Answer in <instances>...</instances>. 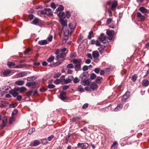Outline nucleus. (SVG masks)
Instances as JSON below:
<instances>
[{
    "label": "nucleus",
    "mask_w": 149,
    "mask_h": 149,
    "mask_svg": "<svg viewBox=\"0 0 149 149\" xmlns=\"http://www.w3.org/2000/svg\"><path fill=\"white\" fill-rule=\"evenodd\" d=\"M37 85V84L35 81H33L31 82H27L26 84V85L28 87L33 86V88H36Z\"/></svg>",
    "instance_id": "f8f14e48"
},
{
    "label": "nucleus",
    "mask_w": 149,
    "mask_h": 149,
    "mask_svg": "<svg viewBox=\"0 0 149 149\" xmlns=\"http://www.w3.org/2000/svg\"><path fill=\"white\" fill-rule=\"evenodd\" d=\"M65 55V54L64 53L61 52L59 54H58V55H59L62 58V59L60 60L59 61L57 62L56 63V64L57 65H60L64 60L65 59L64 58V55Z\"/></svg>",
    "instance_id": "423d86ee"
},
{
    "label": "nucleus",
    "mask_w": 149,
    "mask_h": 149,
    "mask_svg": "<svg viewBox=\"0 0 149 149\" xmlns=\"http://www.w3.org/2000/svg\"><path fill=\"white\" fill-rule=\"evenodd\" d=\"M24 82L22 80L17 81L15 82L16 84L19 85H22L24 84Z\"/></svg>",
    "instance_id": "2f4dec72"
},
{
    "label": "nucleus",
    "mask_w": 149,
    "mask_h": 149,
    "mask_svg": "<svg viewBox=\"0 0 149 149\" xmlns=\"http://www.w3.org/2000/svg\"><path fill=\"white\" fill-rule=\"evenodd\" d=\"M7 65L8 67L10 68H14L15 66V63L13 62H8Z\"/></svg>",
    "instance_id": "b1692460"
},
{
    "label": "nucleus",
    "mask_w": 149,
    "mask_h": 149,
    "mask_svg": "<svg viewBox=\"0 0 149 149\" xmlns=\"http://www.w3.org/2000/svg\"><path fill=\"white\" fill-rule=\"evenodd\" d=\"M39 22V19L36 18L34 19L32 22V23L34 25H37Z\"/></svg>",
    "instance_id": "72a5a7b5"
},
{
    "label": "nucleus",
    "mask_w": 149,
    "mask_h": 149,
    "mask_svg": "<svg viewBox=\"0 0 149 149\" xmlns=\"http://www.w3.org/2000/svg\"><path fill=\"white\" fill-rule=\"evenodd\" d=\"M16 98L18 101H20L22 99V97L21 95H17L16 96Z\"/></svg>",
    "instance_id": "680f3d73"
},
{
    "label": "nucleus",
    "mask_w": 149,
    "mask_h": 149,
    "mask_svg": "<svg viewBox=\"0 0 149 149\" xmlns=\"http://www.w3.org/2000/svg\"><path fill=\"white\" fill-rule=\"evenodd\" d=\"M93 35V32L91 31L89 33V35L88 36V38L89 39H91L92 38L91 36Z\"/></svg>",
    "instance_id": "a18cd8bd"
},
{
    "label": "nucleus",
    "mask_w": 149,
    "mask_h": 149,
    "mask_svg": "<svg viewBox=\"0 0 149 149\" xmlns=\"http://www.w3.org/2000/svg\"><path fill=\"white\" fill-rule=\"evenodd\" d=\"M90 82L88 79L82 81L81 83L84 86L88 85L90 84Z\"/></svg>",
    "instance_id": "393cba45"
},
{
    "label": "nucleus",
    "mask_w": 149,
    "mask_h": 149,
    "mask_svg": "<svg viewBox=\"0 0 149 149\" xmlns=\"http://www.w3.org/2000/svg\"><path fill=\"white\" fill-rule=\"evenodd\" d=\"M114 32L113 30H107L106 32L108 36V39L112 40L113 38V33Z\"/></svg>",
    "instance_id": "6e6552de"
},
{
    "label": "nucleus",
    "mask_w": 149,
    "mask_h": 149,
    "mask_svg": "<svg viewBox=\"0 0 149 149\" xmlns=\"http://www.w3.org/2000/svg\"><path fill=\"white\" fill-rule=\"evenodd\" d=\"M48 142L47 140V139L45 138L42 139V143L43 144L45 145L48 143Z\"/></svg>",
    "instance_id": "c03bdc74"
},
{
    "label": "nucleus",
    "mask_w": 149,
    "mask_h": 149,
    "mask_svg": "<svg viewBox=\"0 0 149 149\" xmlns=\"http://www.w3.org/2000/svg\"><path fill=\"white\" fill-rule=\"evenodd\" d=\"M88 77V73L87 72H84L82 73L80 76L79 78L82 81L86 79Z\"/></svg>",
    "instance_id": "7ed1b4c3"
},
{
    "label": "nucleus",
    "mask_w": 149,
    "mask_h": 149,
    "mask_svg": "<svg viewBox=\"0 0 149 149\" xmlns=\"http://www.w3.org/2000/svg\"><path fill=\"white\" fill-rule=\"evenodd\" d=\"M31 49H26L24 52V54L25 55H26L28 54L30 51Z\"/></svg>",
    "instance_id": "49530a36"
},
{
    "label": "nucleus",
    "mask_w": 149,
    "mask_h": 149,
    "mask_svg": "<svg viewBox=\"0 0 149 149\" xmlns=\"http://www.w3.org/2000/svg\"><path fill=\"white\" fill-rule=\"evenodd\" d=\"M78 146L82 148L86 149L87 148L88 146L89 145L88 143H78L77 145Z\"/></svg>",
    "instance_id": "0eeeda50"
},
{
    "label": "nucleus",
    "mask_w": 149,
    "mask_h": 149,
    "mask_svg": "<svg viewBox=\"0 0 149 149\" xmlns=\"http://www.w3.org/2000/svg\"><path fill=\"white\" fill-rule=\"evenodd\" d=\"M37 78V77L36 76H33L31 77H27L26 79L29 81H31L35 80Z\"/></svg>",
    "instance_id": "a211bd4d"
},
{
    "label": "nucleus",
    "mask_w": 149,
    "mask_h": 149,
    "mask_svg": "<svg viewBox=\"0 0 149 149\" xmlns=\"http://www.w3.org/2000/svg\"><path fill=\"white\" fill-rule=\"evenodd\" d=\"M40 144V141L38 140H36L34 141L33 144V146H38Z\"/></svg>",
    "instance_id": "f704fd0d"
},
{
    "label": "nucleus",
    "mask_w": 149,
    "mask_h": 149,
    "mask_svg": "<svg viewBox=\"0 0 149 149\" xmlns=\"http://www.w3.org/2000/svg\"><path fill=\"white\" fill-rule=\"evenodd\" d=\"M35 131V128H32L29 130L28 133L29 134H32Z\"/></svg>",
    "instance_id": "6e6d98bb"
},
{
    "label": "nucleus",
    "mask_w": 149,
    "mask_h": 149,
    "mask_svg": "<svg viewBox=\"0 0 149 149\" xmlns=\"http://www.w3.org/2000/svg\"><path fill=\"white\" fill-rule=\"evenodd\" d=\"M137 16L139 18V21H143L145 19V17L143 16H142L140 12H138L137 13Z\"/></svg>",
    "instance_id": "4468645a"
},
{
    "label": "nucleus",
    "mask_w": 149,
    "mask_h": 149,
    "mask_svg": "<svg viewBox=\"0 0 149 149\" xmlns=\"http://www.w3.org/2000/svg\"><path fill=\"white\" fill-rule=\"evenodd\" d=\"M91 45L95 44L96 46H99L100 45V43L97 40H95L94 39L91 40Z\"/></svg>",
    "instance_id": "dca6fc26"
},
{
    "label": "nucleus",
    "mask_w": 149,
    "mask_h": 149,
    "mask_svg": "<svg viewBox=\"0 0 149 149\" xmlns=\"http://www.w3.org/2000/svg\"><path fill=\"white\" fill-rule=\"evenodd\" d=\"M74 67V66L72 63H70L68 64L66 66L67 68L68 69H70L73 68Z\"/></svg>",
    "instance_id": "e433bc0d"
},
{
    "label": "nucleus",
    "mask_w": 149,
    "mask_h": 149,
    "mask_svg": "<svg viewBox=\"0 0 149 149\" xmlns=\"http://www.w3.org/2000/svg\"><path fill=\"white\" fill-rule=\"evenodd\" d=\"M106 39V37L104 35L103 33H102L99 37V39L100 41H103Z\"/></svg>",
    "instance_id": "a878e982"
},
{
    "label": "nucleus",
    "mask_w": 149,
    "mask_h": 149,
    "mask_svg": "<svg viewBox=\"0 0 149 149\" xmlns=\"http://www.w3.org/2000/svg\"><path fill=\"white\" fill-rule=\"evenodd\" d=\"M64 82L65 84H68L70 83L71 81V79H70L69 78H66V79H64Z\"/></svg>",
    "instance_id": "58836bf2"
},
{
    "label": "nucleus",
    "mask_w": 149,
    "mask_h": 149,
    "mask_svg": "<svg viewBox=\"0 0 149 149\" xmlns=\"http://www.w3.org/2000/svg\"><path fill=\"white\" fill-rule=\"evenodd\" d=\"M11 71L10 70H6L3 72V75L4 77H6L8 76L10 73Z\"/></svg>",
    "instance_id": "c85d7f7f"
},
{
    "label": "nucleus",
    "mask_w": 149,
    "mask_h": 149,
    "mask_svg": "<svg viewBox=\"0 0 149 149\" xmlns=\"http://www.w3.org/2000/svg\"><path fill=\"white\" fill-rule=\"evenodd\" d=\"M60 22L63 28L67 26V21L66 20H64L63 19H59Z\"/></svg>",
    "instance_id": "9d476101"
},
{
    "label": "nucleus",
    "mask_w": 149,
    "mask_h": 149,
    "mask_svg": "<svg viewBox=\"0 0 149 149\" xmlns=\"http://www.w3.org/2000/svg\"><path fill=\"white\" fill-rule=\"evenodd\" d=\"M29 72L24 71L20 72L17 75V77L18 78L26 76L28 73L30 74Z\"/></svg>",
    "instance_id": "1a4fd4ad"
},
{
    "label": "nucleus",
    "mask_w": 149,
    "mask_h": 149,
    "mask_svg": "<svg viewBox=\"0 0 149 149\" xmlns=\"http://www.w3.org/2000/svg\"><path fill=\"white\" fill-rule=\"evenodd\" d=\"M54 137L53 135H51L50 136H49L47 139V141H51L54 138Z\"/></svg>",
    "instance_id": "09e8293b"
},
{
    "label": "nucleus",
    "mask_w": 149,
    "mask_h": 149,
    "mask_svg": "<svg viewBox=\"0 0 149 149\" xmlns=\"http://www.w3.org/2000/svg\"><path fill=\"white\" fill-rule=\"evenodd\" d=\"M33 90L29 91L27 93V95L29 97H31L33 95Z\"/></svg>",
    "instance_id": "4c0bfd02"
},
{
    "label": "nucleus",
    "mask_w": 149,
    "mask_h": 149,
    "mask_svg": "<svg viewBox=\"0 0 149 149\" xmlns=\"http://www.w3.org/2000/svg\"><path fill=\"white\" fill-rule=\"evenodd\" d=\"M66 16L67 18H68L70 17V13L69 11H67L66 13Z\"/></svg>",
    "instance_id": "338daca9"
},
{
    "label": "nucleus",
    "mask_w": 149,
    "mask_h": 149,
    "mask_svg": "<svg viewBox=\"0 0 149 149\" xmlns=\"http://www.w3.org/2000/svg\"><path fill=\"white\" fill-rule=\"evenodd\" d=\"M54 59V57L53 56H50L47 60V61L49 62H51L53 61Z\"/></svg>",
    "instance_id": "473e14b6"
},
{
    "label": "nucleus",
    "mask_w": 149,
    "mask_h": 149,
    "mask_svg": "<svg viewBox=\"0 0 149 149\" xmlns=\"http://www.w3.org/2000/svg\"><path fill=\"white\" fill-rule=\"evenodd\" d=\"M130 92L129 91H127L123 96L121 101L124 102L126 101L130 97Z\"/></svg>",
    "instance_id": "20e7f679"
},
{
    "label": "nucleus",
    "mask_w": 149,
    "mask_h": 149,
    "mask_svg": "<svg viewBox=\"0 0 149 149\" xmlns=\"http://www.w3.org/2000/svg\"><path fill=\"white\" fill-rule=\"evenodd\" d=\"M123 107V105L122 104H119L114 109V110L116 111H120L122 109Z\"/></svg>",
    "instance_id": "6ab92c4d"
},
{
    "label": "nucleus",
    "mask_w": 149,
    "mask_h": 149,
    "mask_svg": "<svg viewBox=\"0 0 149 149\" xmlns=\"http://www.w3.org/2000/svg\"><path fill=\"white\" fill-rule=\"evenodd\" d=\"M143 85L145 86H147L149 84V81L147 79H144L142 82Z\"/></svg>",
    "instance_id": "cd10ccee"
},
{
    "label": "nucleus",
    "mask_w": 149,
    "mask_h": 149,
    "mask_svg": "<svg viewBox=\"0 0 149 149\" xmlns=\"http://www.w3.org/2000/svg\"><path fill=\"white\" fill-rule=\"evenodd\" d=\"M118 145V143L116 141H115L113 143L112 146H111V148H115V146H117Z\"/></svg>",
    "instance_id": "e2e57ef3"
},
{
    "label": "nucleus",
    "mask_w": 149,
    "mask_h": 149,
    "mask_svg": "<svg viewBox=\"0 0 149 149\" xmlns=\"http://www.w3.org/2000/svg\"><path fill=\"white\" fill-rule=\"evenodd\" d=\"M64 9V7L62 5H60L56 9V12L58 11H61Z\"/></svg>",
    "instance_id": "7c9ffc66"
},
{
    "label": "nucleus",
    "mask_w": 149,
    "mask_h": 149,
    "mask_svg": "<svg viewBox=\"0 0 149 149\" xmlns=\"http://www.w3.org/2000/svg\"><path fill=\"white\" fill-rule=\"evenodd\" d=\"M65 55V54L64 53L61 52L59 54H58V55H59L62 58V59L60 60L59 61L57 62L56 63V64L57 65H60L64 60L65 59L64 58V55Z\"/></svg>",
    "instance_id": "39448f33"
},
{
    "label": "nucleus",
    "mask_w": 149,
    "mask_h": 149,
    "mask_svg": "<svg viewBox=\"0 0 149 149\" xmlns=\"http://www.w3.org/2000/svg\"><path fill=\"white\" fill-rule=\"evenodd\" d=\"M9 92L11 94L15 97H16L17 95L18 94V93L13 90H12L11 91H9Z\"/></svg>",
    "instance_id": "c756f323"
},
{
    "label": "nucleus",
    "mask_w": 149,
    "mask_h": 149,
    "mask_svg": "<svg viewBox=\"0 0 149 149\" xmlns=\"http://www.w3.org/2000/svg\"><path fill=\"white\" fill-rule=\"evenodd\" d=\"M18 112V110L17 109H15L12 112V115L14 116V115H15L17 114Z\"/></svg>",
    "instance_id": "de8ad7c7"
},
{
    "label": "nucleus",
    "mask_w": 149,
    "mask_h": 149,
    "mask_svg": "<svg viewBox=\"0 0 149 149\" xmlns=\"http://www.w3.org/2000/svg\"><path fill=\"white\" fill-rule=\"evenodd\" d=\"M40 13L42 14H46L49 16L53 15L52 10L50 8H45L44 10L40 11Z\"/></svg>",
    "instance_id": "f03ea898"
},
{
    "label": "nucleus",
    "mask_w": 149,
    "mask_h": 149,
    "mask_svg": "<svg viewBox=\"0 0 149 149\" xmlns=\"http://www.w3.org/2000/svg\"><path fill=\"white\" fill-rule=\"evenodd\" d=\"M61 82V81L59 79H56L54 82L55 84L57 85L60 84Z\"/></svg>",
    "instance_id": "603ef678"
},
{
    "label": "nucleus",
    "mask_w": 149,
    "mask_h": 149,
    "mask_svg": "<svg viewBox=\"0 0 149 149\" xmlns=\"http://www.w3.org/2000/svg\"><path fill=\"white\" fill-rule=\"evenodd\" d=\"M137 78V76L136 74H134L132 77L131 79L132 81H136Z\"/></svg>",
    "instance_id": "ea45409f"
},
{
    "label": "nucleus",
    "mask_w": 149,
    "mask_h": 149,
    "mask_svg": "<svg viewBox=\"0 0 149 149\" xmlns=\"http://www.w3.org/2000/svg\"><path fill=\"white\" fill-rule=\"evenodd\" d=\"M10 88V87L8 86L3 87L0 88V91H2V92L3 93H6L9 91V89Z\"/></svg>",
    "instance_id": "9b49d317"
},
{
    "label": "nucleus",
    "mask_w": 149,
    "mask_h": 149,
    "mask_svg": "<svg viewBox=\"0 0 149 149\" xmlns=\"http://www.w3.org/2000/svg\"><path fill=\"white\" fill-rule=\"evenodd\" d=\"M55 87V86L52 84H49L48 86V87L49 89H52Z\"/></svg>",
    "instance_id": "8fccbe9b"
},
{
    "label": "nucleus",
    "mask_w": 149,
    "mask_h": 149,
    "mask_svg": "<svg viewBox=\"0 0 149 149\" xmlns=\"http://www.w3.org/2000/svg\"><path fill=\"white\" fill-rule=\"evenodd\" d=\"M66 93L64 92H61L59 95L60 98L62 100H64L67 99V97L65 96Z\"/></svg>",
    "instance_id": "ddd939ff"
},
{
    "label": "nucleus",
    "mask_w": 149,
    "mask_h": 149,
    "mask_svg": "<svg viewBox=\"0 0 149 149\" xmlns=\"http://www.w3.org/2000/svg\"><path fill=\"white\" fill-rule=\"evenodd\" d=\"M26 65L25 64H20L15 66L14 68H24L26 66Z\"/></svg>",
    "instance_id": "bb28decb"
},
{
    "label": "nucleus",
    "mask_w": 149,
    "mask_h": 149,
    "mask_svg": "<svg viewBox=\"0 0 149 149\" xmlns=\"http://www.w3.org/2000/svg\"><path fill=\"white\" fill-rule=\"evenodd\" d=\"M117 4L118 1H117L114 0L113 1L111 7V9L112 10H114L117 6Z\"/></svg>",
    "instance_id": "2eb2a0df"
},
{
    "label": "nucleus",
    "mask_w": 149,
    "mask_h": 149,
    "mask_svg": "<svg viewBox=\"0 0 149 149\" xmlns=\"http://www.w3.org/2000/svg\"><path fill=\"white\" fill-rule=\"evenodd\" d=\"M38 43L40 45H42L47 44L48 42L46 40H40L38 41Z\"/></svg>",
    "instance_id": "5701e85b"
},
{
    "label": "nucleus",
    "mask_w": 149,
    "mask_h": 149,
    "mask_svg": "<svg viewBox=\"0 0 149 149\" xmlns=\"http://www.w3.org/2000/svg\"><path fill=\"white\" fill-rule=\"evenodd\" d=\"M88 104L87 103L85 104L82 107V109H86L88 107Z\"/></svg>",
    "instance_id": "4d7b16f0"
},
{
    "label": "nucleus",
    "mask_w": 149,
    "mask_h": 149,
    "mask_svg": "<svg viewBox=\"0 0 149 149\" xmlns=\"http://www.w3.org/2000/svg\"><path fill=\"white\" fill-rule=\"evenodd\" d=\"M73 81L75 83H77L79 82V80L78 78L77 77H75L73 79Z\"/></svg>",
    "instance_id": "5fc2aeb1"
},
{
    "label": "nucleus",
    "mask_w": 149,
    "mask_h": 149,
    "mask_svg": "<svg viewBox=\"0 0 149 149\" xmlns=\"http://www.w3.org/2000/svg\"><path fill=\"white\" fill-rule=\"evenodd\" d=\"M96 77V74L94 73H92L90 75V79L92 80H93L95 79Z\"/></svg>",
    "instance_id": "79ce46f5"
},
{
    "label": "nucleus",
    "mask_w": 149,
    "mask_h": 149,
    "mask_svg": "<svg viewBox=\"0 0 149 149\" xmlns=\"http://www.w3.org/2000/svg\"><path fill=\"white\" fill-rule=\"evenodd\" d=\"M112 19L111 18L108 19L107 21V24H110L112 22Z\"/></svg>",
    "instance_id": "bf43d9fd"
},
{
    "label": "nucleus",
    "mask_w": 149,
    "mask_h": 149,
    "mask_svg": "<svg viewBox=\"0 0 149 149\" xmlns=\"http://www.w3.org/2000/svg\"><path fill=\"white\" fill-rule=\"evenodd\" d=\"M139 11H140L142 13H148V10L146 9L144 7H141L139 8Z\"/></svg>",
    "instance_id": "4be33fe9"
},
{
    "label": "nucleus",
    "mask_w": 149,
    "mask_h": 149,
    "mask_svg": "<svg viewBox=\"0 0 149 149\" xmlns=\"http://www.w3.org/2000/svg\"><path fill=\"white\" fill-rule=\"evenodd\" d=\"M82 69L84 71H86L88 69V67L87 65H84Z\"/></svg>",
    "instance_id": "69168bd1"
},
{
    "label": "nucleus",
    "mask_w": 149,
    "mask_h": 149,
    "mask_svg": "<svg viewBox=\"0 0 149 149\" xmlns=\"http://www.w3.org/2000/svg\"><path fill=\"white\" fill-rule=\"evenodd\" d=\"M90 86L91 89L94 91L97 87L98 86L95 82H93L91 83Z\"/></svg>",
    "instance_id": "f3484780"
},
{
    "label": "nucleus",
    "mask_w": 149,
    "mask_h": 149,
    "mask_svg": "<svg viewBox=\"0 0 149 149\" xmlns=\"http://www.w3.org/2000/svg\"><path fill=\"white\" fill-rule=\"evenodd\" d=\"M102 78L101 77H97L96 79V81L97 83L100 82L101 81L102 79Z\"/></svg>",
    "instance_id": "a19ab883"
},
{
    "label": "nucleus",
    "mask_w": 149,
    "mask_h": 149,
    "mask_svg": "<svg viewBox=\"0 0 149 149\" xmlns=\"http://www.w3.org/2000/svg\"><path fill=\"white\" fill-rule=\"evenodd\" d=\"M61 74L60 73H58L54 76V78H58L61 76Z\"/></svg>",
    "instance_id": "052dcab7"
},
{
    "label": "nucleus",
    "mask_w": 149,
    "mask_h": 149,
    "mask_svg": "<svg viewBox=\"0 0 149 149\" xmlns=\"http://www.w3.org/2000/svg\"><path fill=\"white\" fill-rule=\"evenodd\" d=\"M81 61V59H73V63L74 66V68L77 72L80 70L81 69V63H80Z\"/></svg>",
    "instance_id": "f257e3e1"
},
{
    "label": "nucleus",
    "mask_w": 149,
    "mask_h": 149,
    "mask_svg": "<svg viewBox=\"0 0 149 149\" xmlns=\"http://www.w3.org/2000/svg\"><path fill=\"white\" fill-rule=\"evenodd\" d=\"M100 55L98 52L97 51H95L93 52L92 53L93 57L94 58H96L99 57Z\"/></svg>",
    "instance_id": "412c9836"
},
{
    "label": "nucleus",
    "mask_w": 149,
    "mask_h": 149,
    "mask_svg": "<svg viewBox=\"0 0 149 149\" xmlns=\"http://www.w3.org/2000/svg\"><path fill=\"white\" fill-rule=\"evenodd\" d=\"M100 71V69L99 67L96 68L94 70V71L97 74L99 73Z\"/></svg>",
    "instance_id": "37998d69"
},
{
    "label": "nucleus",
    "mask_w": 149,
    "mask_h": 149,
    "mask_svg": "<svg viewBox=\"0 0 149 149\" xmlns=\"http://www.w3.org/2000/svg\"><path fill=\"white\" fill-rule=\"evenodd\" d=\"M17 104L16 103L11 104L9 105V107L11 108L15 107L17 106Z\"/></svg>",
    "instance_id": "864d4df0"
},
{
    "label": "nucleus",
    "mask_w": 149,
    "mask_h": 149,
    "mask_svg": "<svg viewBox=\"0 0 149 149\" xmlns=\"http://www.w3.org/2000/svg\"><path fill=\"white\" fill-rule=\"evenodd\" d=\"M15 118L14 116H12L10 118V123H12L13 122L15 121Z\"/></svg>",
    "instance_id": "3c124183"
},
{
    "label": "nucleus",
    "mask_w": 149,
    "mask_h": 149,
    "mask_svg": "<svg viewBox=\"0 0 149 149\" xmlns=\"http://www.w3.org/2000/svg\"><path fill=\"white\" fill-rule=\"evenodd\" d=\"M7 118L6 117H4L2 120V122L3 123L6 124Z\"/></svg>",
    "instance_id": "774afa93"
},
{
    "label": "nucleus",
    "mask_w": 149,
    "mask_h": 149,
    "mask_svg": "<svg viewBox=\"0 0 149 149\" xmlns=\"http://www.w3.org/2000/svg\"><path fill=\"white\" fill-rule=\"evenodd\" d=\"M60 19H63L65 18V14L64 12H60L57 14Z\"/></svg>",
    "instance_id": "aec40b11"
},
{
    "label": "nucleus",
    "mask_w": 149,
    "mask_h": 149,
    "mask_svg": "<svg viewBox=\"0 0 149 149\" xmlns=\"http://www.w3.org/2000/svg\"><path fill=\"white\" fill-rule=\"evenodd\" d=\"M50 7L54 9H55L56 8V5L54 2L52 3Z\"/></svg>",
    "instance_id": "0e129e2a"
},
{
    "label": "nucleus",
    "mask_w": 149,
    "mask_h": 149,
    "mask_svg": "<svg viewBox=\"0 0 149 149\" xmlns=\"http://www.w3.org/2000/svg\"><path fill=\"white\" fill-rule=\"evenodd\" d=\"M26 88L24 87H22L20 88L19 92L22 93L26 90Z\"/></svg>",
    "instance_id": "c9c22d12"
},
{
    "label": "nucleus",
    "mask_w": 149,
    "mask_h": 149,
    "mask_svg": "<svg viewBox=\"0 0 149 149\" xmlns=\"http://www.w3.org/2000/svg\"><path fill=\"white\" fill-rule=\"evenodd\" d=\"M47 90V89H46L44 87H42L40 89V91L41 92H45Z\"/></svg>",
    "instance_id": "13d9d810"
}]
</instances>
